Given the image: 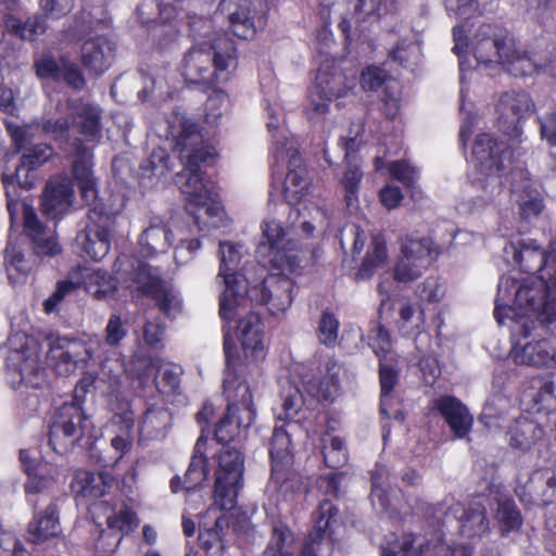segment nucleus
<instances>
[{
    "label": "nucleus",
    "mask_w": 556,
    "mask_h": 556,
    "mask_svg": "<svg viewBox=\"0 0 556 556\" xmlns=\"http://www.w3.org/2000/svg\"><path fill=\"white\" fill-rule=\"evenodd\" d=\"M168 134L184 162V169L177 173L175 182L186 195L187 211L201 231L220 227L224 210L214 199L213 184L202 170V166L214 161V148L204 143L201 127L179 111L174 112L168 119Z\"/></svg>",
    "instance_id": "nucleus-1"
},
{
    "label": "nucleus",
    "mask_w": 556,
    "mask_h": 556,
    "mask_svg": "<svg viewBox=\"0 0 556 556\" xmlns=\"http://www.w3.org/2000/svg\"><path fill=\"white\" fill-rule=\"evenodd\" d=\"M199 40L184 56L181 73L186 81L205 87H215L230 78L237 67V48L233 40L225 35L210 37L212 21L197 18L190 23Z\"/></svg>",
    "instance_id": "nucleus-2"
},
{
    "label": "nucleus",
    "mask_w": 556,
    "mask_h": 556,
    "mask_svg": "<svg viewBox=\"0 0 556 556\" xmlns=\"http://www.w3.org/2000/svg\"><path fill=\"white\" fill-rule=\"evenodd\" d=\"M547 293L546 282L540 278H531L519 283L511 277H503L497 287L494 317L503 325L508 313L511 318L532 319L539 315Z\"/></svg>",
    "instance_id": "nucleus-3"
},
{
    "label": "nucleus",
    "mask_w": 556,
    "mask_h": 556,
    "mask_svg": "<svg viewBox=\"0 0 556 556\" xmlns=\"http://www.w3.org/2000/svg\"><path fill=\"white\" fill-rule=\"evenodd\" d=\"M220 267L218 277L223 278L225 290L219 300V315L226 321H231L249 307V285L245 275L238 271L241 253L231 242L219 243Z\"/></svg>",
    "instance_id": "nucleus-4"
},
{
    "label": "nucleus",
    "mask_w": 556,
    "mask_h": 556,
    "mask_svg": "<svg viewBox=\"0 0 556 556\" xmlns=\"http://www.w3.org/2000/svg\"><path fill=\"white\" fill-rule=\"evenodd\" d=\"M121 279L131 292L153 299L166 316L175 317L180 312V299L172 285L162 278L159 268L143 261L132 260L124 269Z\"/></svg>",
    "instance_id": "nucleus-5"
},
{
    "label": "nucleus",
    "mask_w": 556,
    "mask_h": 556,
    "mask_svg": "<svg viewBox=\"0 0 556 556\" xmlns=\"http://www.w3.org/2000/svg\"><path fill=\"white\" fill-rule=\"evenodd\" d=\"M217 462L214 503L222 510H230L243 486L244 457L236 446H223Z\"/></svg>",
    "instance_id": "nucleus-6"
},
{
    "label": "nucleus",
    "mask_w": 556,
    "mask_h": 556,
    "mask_svg": "<svg viewBox=\"0 0 556 556\" xmlns=\"http://www.w3.org/2000/svg\"><path fill=\"white\" fill-rule=\"evenodd\" d=\"M354 86V78H348L338 66L321 64L314 87L309 91L307 117L313 121L324 116L328 112L329 103L333 99L346 96Z\"/></svg>",
    "instance_id": "nucleus-7"
},
{
    "label": "nucleus",
    "mask_w": 556,
    "mask_h": 556,
    "mask_svg": "<svg viewBox=\"0 0 556 556\" xmlns=\"http://www.w3.org/2000/svg\"><path fill=\"white\" fill-rule=\"evenodd\" d=\"M91 424L80 402L64 403L58 408L49 431V444L58 453L67 452L90 431Z\"/></svg>",
    "instance_id": "nucleus-8"
},
{
    "label": "nucleus",
    "mask_w": 556,
    "mask_h": 556,
    "mask_svg": "<svg viewBox=\"0 0 556 556\" xmlns=\"http://www.w3.org/2000/svg\"><path fill=\"white\" fill-rule=\"evenodd\" d=\"M514 36L495 24H483L471 38V50L476 60L485 65H502L513 52Z\"/></svg>",
    "instance_id": "nucleus-9"
},
{
    "label": "nucleus",
    "mask_w": 556,
    "mask_h": 556,
    "mask_svg": "<svg viewBox=\"0 0 556 556\" xmlns=\"http://www.w3.org/2000/svg\"><path fill=\"white\" fill-rule=\"evenodd\" d=\"M89 224L76 237V248L81 256L101 261L110 250V235L115 225L112 214L94 207L88 214Z\"/></svg>",
    "instance_id": "nucleus-10"
},
{
    "label": "nucleus",
    "mask_w": 556,
    "mask_h": 556,
    "mask_svg": "<svg viewBox=\"0 0 556 556\" xmlns=\"http://www.w3.org/2000/svg\"><path fill=\"white\" fill-rule=\"evenodd\" d=\"M12 366L11 384L20 391H33L35 378V339L24 332H15L9 339ZM27 394L31 395V392Z\"/></svg>",
    "instance_id": "nucleus-11"
},
{
    "label": "nucleus",
    "mask_w": 556,
    "mask_h": 556,
    "mask_svg": "<svg viewBox=\"0 0 556 556\" xmlns=\"http://www.w3.org/2000/svg\"><path fill=\"white\" fill-rule=\"evenodd\" d=\"M288 231L280 223L266 219L262 225V240L256 254L264 262L275 268H282L289 262L288 252L295 248L291 239H287Z\"/></svg>",
    "instance_id": "nucleus-12"
},
{
    "label": "nucleus",
    "mask_w": 556,
    "mask_h": 556,
    "mask_svg": "<svg viewBox=\"0 0 556 556\" xmlns=\"http://www.w3.org/2000/svg\"><path fill=\"white\" fill-rule=\"evenodd\" d=\"M472 154L479 169L488 177H493L498 182V174L506 168L510 161V152L503 141H497L489 134H481L475 139Z\"/></svg>",
    "instance_id": "nucleus-13"
},
{
    "label": "nucleus",
    "mask_w": 556,
    "mask_h": 556,
    "mask_svg": "<svg viewBox=\"0 0 556 556\" xmlns=\"http://www.w3.org/2000/svg\"><path fill=\"white\" fill-rule=\"evenodd\" d=\"M531 99L525 92H504L496 105L498 128L511 138L520 136L519 123L529 115Z\"/></svg>",
    "instance_id": "nucleus-14"
},
{
    "label": "nucleus",
    "mask_w": 556,
    "mask_h": 556,
    "mask_svg": "<svg viewBox=\"0 0 556 556\" xmlns=\"http://www.w3.org/2000/svg\"><path fill=\"white\" fill-rule=\"evenodd\" d=\"M294 283L291 278L281 275H271L262 282V288L249 289L251 292L260 293V301L267 305L273 315L286 312L293 301Z\"/></svg>",
    "instance_id": "nucleus-15"
},
{
    "label": "nucleus",
    "mask_w": 556,
    "mask_h": 556,
    "mask_svg": "<svg viewBox=\"0 0 556 556\" xmlns=\"http://www.w3.org/2000/svg\"><path fill=\"white\" fill-rule=\"evenodd\" d=\"M510 357L518 365L532 367L556 366V340L517 341L511 346Z\"/></svg>",
    "instance_id": "nucleus-16"
},
{
    "label": "nucleus",
    "mask_w": 556,
    "mask_h": 556,
    "mask_svg": "<svg viewBox=\"0 0 556 556\" xmlns=\"http://www.w3.org/2000/svg\"><path fill=\"white\" fill-rule=\"evenodd\" d=\"M91 150L80 142H77L73 161V175L77 180L81 198L86 204L90 206L89 212L94 207L104 212L103 207L98 203V190L91 172Z\"/></svg>",
    "instance_id": "nucleus-17"
},
{
    "label": "nucleus",
    "mask_w": 556,
    "mask_h": 556,
    "mask_svg": "<svg viewBox=\"0 0 556 556\" xmlns=\"http://www.w3.org/2000/svg\"><path fill=\"white\" fill-rule=\"evenodd\" d=\"M224 349L227 361V368L224 378V394L228 401V406L235 405V409L243 414L244 410L255 409L252 402V394L247 382L240 378L236 369L231 367V354L229 338L225 334Z\"/></svg>",
    "instance_id": "nucleus-18"
},
{
    "label": "nucleus",
    "mask_w": 556,
    "mask_h": 556,
    "mask_svg": "<svg viewBox=\"0 0 556 556\" xmlns=\"http://www.w3.org/2000/svg\"><path fill=\"white\" fill-rule=\"evenodd\" d=\"M220 17L228 20L231 31L238 38L249 39L254 36L250 0H222L215 13V18Z\"/></svg>",
    "instance_id": "nucleus-19"
},
{
    "label": "nucleus",
    "mask_w": 556,
    "mask_h": 556,
    "mask_svg": "<svg viewBox=\"0 0 556 556\" xmlns=\"http://www.w3.org/2000/svg\"><path fill=\"white\" fill-rule=\"evenodd\" d=\"M432 407L444 418L456 438L463 439L469 433L473 417L458 399L443 395L432 401Z\"/></svg>",
    "instance_id": "nucleus-20"
},
{
    "label": "nucleus",
    "mask_w": 556,
    "mask_h": 556,
    "mask_svg": "<svg viewBox=\"0 0 556 556\" xmlns=\"http://www.w3.org/2000/svg\"><path fill=\"white\" fill-rule=\"evenodd\" d=\"M73 188L67 178H56L47 182L41 195V211L55 218L63 215L72 205Z\"/></svg>",
    "instance_id": "nucleus-21"
},
{
    "label": "nucleus",
    "mask_w": 556,
    "mask_h": 556,
    "mask_svg": "<svg viewBox=\"0 0 556 556\" xmlns=\"http://www.w3.org/2000/svg\"><path fill=\"white\" fill-rule=\"evenodd\" d=\"M459 522V531L464 536H481L489 531V519L485 507L478 502H472L466 508L457 503L448 510Z\"/></svg>",
    "instance_id": "nucleus-22"
},
{
    "label": "nucleus",
    "mask_w": 556,
    "mask_h": 556,
    "mask_svg": "<svg viewBox=\"0 0 556 556\" xmlns=\"http://www.w3.org/2000/svg\"><path fill=\"white\" fill-rule=\"evenodd\" d=\"M505 252L513 254V260L523 271L533 274L541 271L554 256L544 251L534 240L510 243Z\"/></svg>",
    "instance_id": "nucleus-23"
},
{
    "label": "nucleus",
    "mask_w": 556,
    "mask_h": 556,
    "mask_svg": "<svg viewBox=\"0 0 556 556\" xmlns=\"http://www.w3.org/2000/svg\"><path fill=\"white\" fill-rule=\"evenodd\" d=\"M287 154L290 157L288 163V173L283 181V198L289 204H296L306 194L308 189V178L306 168L302 164V160L298 156L296 151L288 149Z\"/></svg>",
    "instance_id": "nucleus-24"
},
{
    "label": "nucleus",
    "mask_w": 556,
    "mask_h": 556,
    "mask_svg": "<svg viewBox=\"0 0 556 556\" xmlns=\"http://www.w3.org/2000/svg\"><path fill=\"white\" fill-rule=\"evenodd\" d=\"M80 53L84 66L99 75L110 67L114 59V45L102 37L89 39L83 43Z\"/></svg>",
    "instance_id": "nucleus-25"
},
{
    "label": "nucleus",
    "mask_w": 556,
    "mask_h": 556,
    "mask_svg": "<svg viewBox=\"0 0 556 556\" xmlns=\"http://www.w3.org/2000/svg\"><path fill=\"white\" fill-rule=\"evenodd\" d=\"M235 405L227 407L226 415L219 419L214 430V437L218 443L227 444L240 437L242 429L249 428L255 417L256 410L237 412Z\"/></svg>",
    "instance_id": "nucleus-26"
},
{
    "label": "nucleus",
    "mask_w": 556,
    "mask_h": 556,
    "mask_svg": "<svg viewBox=\"0 0 556 556\" xmlns=\"http://www.w3.org/2000/svg\"><path fill=\"white\" fill-rule=\"evenodd\" d=\"M173 240L174 236L168 224L154 218L140 236V252L144 256L164 253L170 248Z\"/></svg>",
    "instance_id": "nucleus-27"
},
{
    "label": "nucleus",
    "mask_w": 556,
    "mask_h": 556,
    "mask_svg": "<svg viewBox=\"0 0 556 556\" xmlns=\"http://www.w3.org/2000/svg\"><path fill=\"white\" fill-rule=\"evenodd\" d=\"M114 483V477L108 472L93 473L78 470L72 481V490L78 496L98 498L103 496Z\"/></svg>",
    "instance_id": "nucleus-28"
},
{
    "label": "nucleus",
    "mask_w": 556,
    "mask_h": 556,
    "mask_svg": "<svg viewBox=\"0 0 556 556\" xmlns=\"http://www.w3.org/2000/svg\"><path fill=\"white\" fill-rule=\"evenodd\" d=\"M172 425V416L167 408H148L142 417L139 435L140 440H162L166 437Z\"/></svg>",
    "instance_id": "nucleus-29"
},
{
    "label": "nucleus",
    "mask_w": 556,
    "mask_h": 556,
    "mask_svg": "<svg viewBox=\"0 0 556 556\" xmlns=\"http://www.w3.org/2000/svg\"><path fill=\"white\" fill-rule=\"evenodd\" d=\"M337 513L338 509L330 501L324 500L320 502L316 513L315 531L309 534V540L304 544L301 556H317L320 541L330 529Z\"/></svg>",
    "instance_id": "nucleus-30"
},
{
    "label": "nucleus",
    "mask_w": 556,
    "mask_h": 556,
    "mask_svg": "<svg viewBox=\"0 0 556 556\" xmlns=\"http://www.w3.org/2000/svg\"><path fill=\"white\" fill-rule=\"evenodd\" d=\"M73 125L88 139L100 136V110L88 102L76 101L71 105Z\"/></svg>",
    "instance_id": "nucleus-31"
},
{
    "label": "nucleus",
    "mask_w": 556,
    "mask_h": 556,
    "mask_svg": "<svg viewBox=\"0 0 556 556\" xmlns=\"http://www.w3.org/2000/svg\"><path fill=\"white\" fill-rule=\"evenodd\" d=\"M439 254L438 247L431 238L405 237L401 244V255L418 263L430 266Z\"/></svg>",
    "instance_id": "nucleus-32"
},
{
    "label": "nucleus",
    "mask_w": 556,
    "mask_h": 556,
    "mask_svg": "<svg viewBox=\"0 0 556 556\" xmlns=\"http://www.w3.org/2000/svg\"><path fill=\"white\" fill-rule=\"evenodd\" d=\"M237 337L245 352L252 353L263 348V330L262 323L257 314L248 313L240 318L237 327Z\"/></svg>",
    "instance_id": "nucleus-33"
},
{
    "label": "nucleus",
    "mask_w": 556,
    "mask_h": 556,
    "mask_svg": "<svg viewBox=\"0 0 556 556\" xmlns=\"http://www.w3.org/2000/svg\"><path fill=\"white\" fill-rule=\"evenodd\" d=\"M205 442L206 438L202 433L195 443L191 462L185 473L184 488L188 491L198 488L207 478V459L203 454Z\"/></svg>",
    "instance_id": "nucleus-34"
},
{
    "label": "nucleus",
    "mask_w": 556,
    "mask_h": 556,
    "mask_svg": "<svg viewBox=\"0 0 556 556\" xmlns=\"http://www.w3.org/2000/svg\"><path fill=\"white\" fill-rule=\"evenodd\" d=\"M379 382L381 388L380 413L390 417V393L399 382V369L395 367L393 356L379 359Z\"/></svg>",
    "instance_id": "nucleus-35"
},
{
    "label": "nucleus",
    "mask_w": 556,
    "mask_h": 556,
    "mask_svg": "<svg viewBox=\"0 0 556 556\" xmlns=\"http://www.w3.org/2000/svg\"><path fill=\"white\" fill-rule=\"evenodd\" d=\"M341 369V365L334 359H329L325 365L324 378H315L308 381L309 391L313 395L321 400L331 399L338 391Z\"/></svg>",
    "instance_id": "nucleus-36"
},
{
    "label": "nucleus",
    "mask_w": 556,
    "mask_h": 556,
    "mask_svg": "<svg viewBox=\"0 0 556 556\" xmlns=\"http://www.w3.org/2000/svg\"><path fill=\"white\" fill-rule=\"evenodd\" d=\"M227 522L224 518H217L212 528L200 531L199 542L207 556H220L226 547L225 530Z\"/></svg>",
    "instance_id": "nucleus-37"
},
{
    "label": "nucleus",
    "mask_w": 556,
    "mask_h": 556,
    "mask_svg": "<svg viewBox=\"0 0 556 556\" xmlns=\"http://www.w3.org/2000/svg\"><path fill=\"white\" fill-rule=\"evenodd\" d=\"M324 462L329 468H341L348 463L349 456L343 439L326 431L320 439Z\"/></svg>",
    "instance_id": "nucleus-38"
},
{
    "label": "nucleus",
    "mask_w": 556,
    "mask_h": 556,
    "mask_svg": "<svg viewBox=\"0 0 556 556\" xmlns=\"http://www.w3.org/2000/svg\"><path fill=\"white\" fill-rule=\"evenodd\" d=\"M502 65L507 72L517 77L531 76L541 68V65L528 52L517 47L516 40L513 42V52L509 53Z\"/></svg>",
    "instance_id": "nucleus-39"
},
{
    "label": "nucleus",
    "mask_w": 556,
    "mask_h": 556,
    "mask_svg": "<svg viewBox=\"0 0 556 556\" xmlns=\"http://www.w3.org/2000/svg\"><path fill=\"white\" fill-rule=\"evenodd\" d=\"M497 508L495 519L503 533L517 530L522 525V518L513 498L500 496L496 500Z\"/></svg>",
    "instance_id": "nucleus-40"
},
{
    "label": "nucleus",
    "mask_w": 556,
    "mask_h": 556,
    "mask_svg": "<svg viewBox=\"0 0 556 556\" xmlns=\"http://www.w3.org/2000/svg\"><path fill=\"white\" fill-rule=\"evenodd\" d=\"M294 535L290 528L281 521L275 522L271 538L265 549V556H291L290 546Z\"/></svg>",
    "instance_id": "nucleus-41"
},
{
    "label": "nucleus",
    "mask_w": 556,
    "mask_h": 556,
    "mask_svg": "<svg viewBox=\"0 0 556 556\" xmlns=\"http://www.w3.org/2000/svg\"><path fill=\"white\" fill-rule=\"evenodd\" d=\"M290 445L291 441L289 433L282 427L275 428L269 448L273 462V472H278L280 466L290 463Z\"/></svg>",
    "instance_id": "nucleus-42"
},
{
    "label": "nucleus",
    "mask_w": 556,
    "mask_h": 556,
    "mask_svg": "<svg viewBox=\"0 0 556 556\" xmlns=\"http://www.w3.org/2000/svg\"><path fill=\"white\" fill-rule=\"evenodd\" d=\"M349 152L345 153L346 168L343 173L340 184L344 190V200L348 206H352L357 200L358 186L363 178V172L355 162V157L350 159Z\"/></svg>",
    "instance_id": "nucleus-43"
},
{
    "label": "nucleus",
    "mask_w": 556,
    "mask_h": 556,
    "mask_svg": "<svg viewBox=\"0 0 556 556\" xmlns=\"http://www.w3.org/2000/svg\"><path fill=\"white\" fill-rule=\"evenodd\" d=\"M542 429L527 419L518 422L510 431V444L517 448H529L542 434Z\"/></svg>",
    "instance_id": "nucleus-44"
},
{
    "label": "nucleus",
    "mask_w": 556,
    "mask_h": 556,
    "mask_svg": "<svg viewBox=\"0 0 556 556\" xmlns=\"http://www.w3.org/2000/svg\"><path fill=\"white\" fill-rule=\"evenodd\" d=\"M389 56L402 66L414 65L420 59V47L412 39H401L390 50Z\"/></svg>",
    "instance_id": "nucleus-45"
},
{
    "label": "nucleus",
    "mask_w": 556,
    "mask_h": 556,
    "mask_svg": "<svg viewBox=\"0 0 556 556\" xmlns=\"http://www.w3.org/2000/svg\"><path fill=\"white\" fill-rule=\"evenodd\" d=\"M55 224L52 227L46 226L37 220V256H55L61 253L62 248L55 239Z\"/></svg>",
    "instance_id": "nucleus-46"
},
{
    "label": "nucleus",
    "mask_w": 556,
    "mask_h": 556,
    "mask_svg": "<svg viewBox=\"0 0 556 556\" xmlns=\"http://www.w3.org/2000/svg\"><path fill=\"white\" fill-rule=\"evenodd\" d=\"M8 276L11 283L16 285L24 280V278L31 270L30 262L24 258V255L15 248H9L7 251Z\"/></svg>",
    "instance_id": "nucleus-47"
},
{
    "label": "nucleus",
    "mask_w": 556,
    "mask_h": 556,
    "mask_svg": "<svg viewBox=\"0 0 556 556\" xmlns=\"http://www.w3.org/2000/svg\"><path fill=\"white\" fill-rule=\"evenodd\" d=\"M64 342L66 343L65 345H58L53 348L51 352L54 358H59L66 365L65 370L70 371L75 369L76 364L80 359H84L81 357V351L84 350L87 354H89V352L85 350L84 346L75 340H64Z\"/></svg>",
    "instance_id": "nucleus-48"
},
{
    "label": "nucleus",
    "mask_w": 556,
    "mask_h": 556,
    "mask_svg": "<svg viewBox=\"0 0 556 556\" xmlns=\"http://www.w3.org/2000/svg\"><path fill=\"white\" fill-rule=\"evenodd\" d=\"M429 266L418 263L401 255L394 267V279L399 282L408 283L419 278Z\"/></svg>",
    "instance_id": "nucleus-49"
},
{
    "label": "nucleus",
    "mask_w": 556,
    "mask_h": 556,
    "mask_svg": "<svg viewBox=\"0 0 556 556\" xmlns=\"http://www.w3.org/2000/svg\"><path fill=\"white\" fill-rule=\"evenodd\" d=\"M386 243L379 240L378 238H375L372 241V248L367 253V256L359 268V277L368 278L372 274V271L386 261Z\"/></svg>",
    "instance_id": "nucleus-50"
},
{
    "label": "nucleus",
    "mask_w": 556,
    "mask_h": 556,
    "mask_svg": "<svg viewBox=\"0 0 556 556\" xmlns=\"http://www.w3.org/2000/svg\"><path fill=\"white\" fill-rule=\"evenodd\" d=\"M155 383L161 393H175L180 383V369L170 365L161 366L155 377Z\"/></svg>",
    "instance_id": "nucleus-51"
},
{
    "label": "nucleus",
    "mask_w": 556,
    "mask_h": 556,
    "mask_svg": "<svg viewBox=\"0 0 556 556\" xmlns=\"http://www.w3.org/2000/svg\"><path fill=\"white\" fill-rule=\"evenodd\" d=\"M338 331L337 317L328 311L323 312L317 330L319 342L326 346H333L338 339Z\"/></svg>",
    "instance_id": "nucleus-52"
},
{
    "label": "nucleus",
    "mask_w": 556,
    "mask_h": 556,
    "mask_svg": "<svg viewBox=\"0 0 556 556\" xmlns=\"http://www.w3.org/2000/svg\"><path fill=\"white\" fill-rule=\"evenodd\" d=\"M168 155L165 150H154L141 165V169L151 177L162 178L169 172Z\"/></svg>",
    "instance_id": "nucleus-53"
},
{
    "label": "nucleus",
    "mask_w": 556,
    "mask_h": 556,
    "mask_svg": "<svg viewBox=\"0 0 556 556\" xmlns=\"http://www.w3.org/2000/svg\"><path fill=\"white\" fill-rule=\"evenodd\" d=\"M17 186L23 190H30L35 184V156L24 154L15 170Z\"/></svg>",
    "instance_id": "nucleus-54"
},
{
    "label": "nucleus",
    "mask_w": 556,
    "mask_h": 556,
    "mask_svg": "<svg viewBox=\"0 0 556 556\" xmlns=\"http://www.w3.org/2000/svg\"><path fill=\"white\" fill-rule=\"evenodd\" d=\"M60 532L58 511L54 506H49L43 516L37 521V542L40 539L55 536Z\"/></svg>",
    "instance_id": "nucleus-55"
},
{
    "label": "nucleus",
    "mask_w": 556,
    "mask_h": 556,
    "mask_svg": "<svg viewBox=\"0 0 556 556\" xmlns=\"http://www.w3.org/2000/svg\"><path fill=\"white\" fill-rule=\"evenodd\" d=\"M516 201L523 218L538 216L543 210V201L540 194L534 191L517 194Z\"/></svg>",
    "instance_id": "nucleus-56"
},
{
    "label": "nucleus",
    "mask_w": 556,
    "mask_h": 556,
    "mask_svg": "<svg viewBox=\"0 0 556 556\" xmlns=\"http://www.w3.org/2000/svg\"><path fill=\"white\" fill-rule=\"evenodd\" d=\"M104 332L105 343L113 348L118 346L121 341L127 336V329L122 318L116 314L110 316Z\"/></svg>",
    "instance_id": "nucleus-57"
},
{
    "label": "nucleus",
    "mask_w": 556,
    "mask_h": 556,
    "mask_svg": "<svg viewBox=\"0 0 556 556\" xmlns=\"http://www.w3.org/2000/svg\"><path fill=\"white\" fill-rule=\"evenodd\" d=\"M372 331L375 333L371 337L372 349L379 359L393 356L391 351L390 333L388 330L383 326L377 324L374 326Z\"/></svg>",
    "instance_id": "nucleus-58"
},
{
    "label": "nucleus",
    "mask_w": 556,
    "mask_h": 556,
    "mask_svg": "<svg viewBox=\"0 0 556 556\" xmlns=\"http://www.w3.org/2000/svg\"><path fill=\"white\" fill-rule=\"evenodd\" d=\"M138 518L131 510L124 509L118 514L108 517V526L110 529H116L121 532H129L138 527Z\"/></svg>",
    "instance_id": "nucleus-59"
},
{
    "label": "nucleus",
    "mask_w": 556,
    "mask_h": 556,
    "mask_svg": "<svg viewBox=\"0 0 556 556\" xmlns=\"http://www.w3.org/2000/svg\"><path fill=\"white\" fill-rule=\"evenodd\" d=\"M388 81L393 80L388 78V75L383 70L376 66L367 67V70L362 73L361 77L362 88L370 91L378 89L383 84L387 85Z\"/></svg>",
    "instance_id": "nucleus-60"
},
{
    "label": "nucleus",
    "mask_w": 556,
    "mask_h": 556,
    "mask_svg": "<svg viewBox=\"0 0 556 556\" xmlns=\"http://www.w3.org/2000/svg\"><path fill=\"white\" fill-rule=\"evenodd\" d=\"M383 108L388 117L393 118L400 110V90L396 81H388L383 90Z\"/></svg>",
    "instance_id": "nucleus-61"
},
{
    "label": "nucleus",
    "mask_w": 556,
    "mask_h": 556,
    "mask_svg": "<svg viewBox=\"0 0 556 556\" xmlns=\"http://www.w3.org/2000/svg\"><path fill=\"white\" fill-rule=\"evenodd\" d=\"M77 288V285L63 280L59 281L53 293L43 302V311L47 314H51L55 311L59 303L70 293H72Z\"/></svg>",
    "instance_id": "nucleus-62"
},
{
    "label": "nucleus",
    "mask_w": 556,
    "mask_h": 556,
    "mask_svg": "<svg viewBox=\"0 0 556 556\" xmlns=\"http://www.w3.org/2000/svg\"><path fill=\"white\" fill-rule=\"evenodd\" d=\"M201 248L199 239L181 240L175 248L174 257L178 265L188 264Z\"/></svg>",
    "instance_id": "nucleus-63"
},
{
    "label": "nucleus",
    "mask_w": 556,
    "mask_h": 556,
    "mask_svg": "<svg viewBox=\"0 0 556 556\" xmlns=\"http://www.w3.org/2000/svg\"><path fill=\"white\" fill-rule=\"evenodd\" d=\"M389 170L395 179L408 187L413 186L418 178V170L404 161L393 162Z\"/></svg>",
    "instance_id": "nucleus-64"
}]
</instances>
